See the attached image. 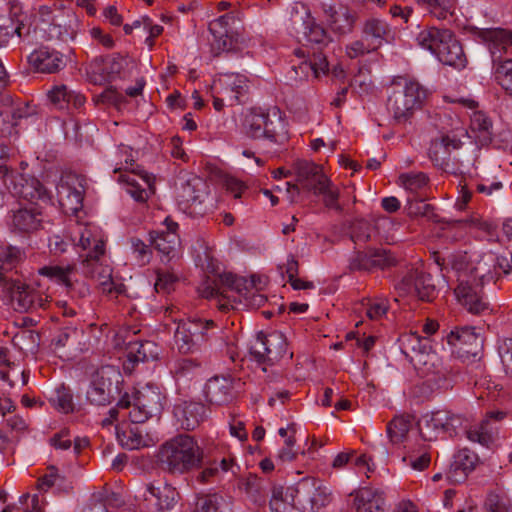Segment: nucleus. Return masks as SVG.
Returning <instances> with one entry per match:
<instances>
[{
  "label": "nucleus",
  "mask_w": 512,
  "mask_h": 512,
  "mask_svg": "<svg viewBox=\"0 0 512 512\" xmlns=\"http://www.w3.org/2000/svg\"><path fill=\"white\" fill-rule=\"evenodd\" d=\"M200 363L194 359L177 360L171 368V373L179 386H187L199 372Z\"/></svg>",
  "instance_id": "ea45409f"
},
{
  "label": "nucleus",
  "mask_w": 512,
  "mask_h": 512,
  "mask_svg": "<svg viewBox=\"0 0 512 512\" xmlns=\"http://www.w3.org/2000/svg\"><path fill=\"white\" fill-rule=\"evenodd\" d=\"M322 9L326 22L335 33L344 35L352 31L355 15L348 7L324 4Z\"/></svg>",
  "instance_id": "c85d7f7f"
},
{
  "label": "nucleus",
  "mask_w": 512,
  "mask_h": 512,
  "mask_svg": "<svg viewBox=\"0 0 512 512\" xmlns=\"http://www.w3.org/2000/svg\"><path fill=\"white\" fill-rule=\"evenodd\" d=\"M412 426L410 416L394 417L387 425V435L393 444L401 443Z\"/></svg>",
  "instance_id": "09e8293b"
},
{
  "label": "nucleus",
  "mask_w": 512,
  "mask_h": 512,
  "mask_svg": "<svg viewBox=\"0 0 512 512\" xmlns=\"http://www.w3.org/2000/svg\"><path fill=\"white\" fill-rule=\"evenodd\" d=\"M117 437L121 445L130 450L149 445L148 440L143 436L142 431L137 426H130L118 432Z\"/></svg>",
  "instance_id": "3c124183"
},
{
  "label": "nucleus",
  "mask_w": 512,
  "mask_h": 512,
  "mask_svg": "<svg viewBox=\"0 0 512 512\" xmlns=\"http://www.w3.org/2000/svg\"><path fill=\"white\" fill-rule=\"evenodd\" d=\"M362 34L376 50L392 38V30L389 24L386 21L375 17L369 18L365 21Z\"/></svg>",
  "instance_id": "f704fd0d"
},
{
  "label": "nucleus",
  "mask_w": 512,
  "mask_h": 512,
  "mask_svg": "<svg viewBox=\"0 0 512 512\" xmlns=\"http://www.w3.org/2000/svg\"><path fill=\"white\" fill-rule=\"evenodd\" d=\"M398 183L406 191L417 193L428 184V177L423 172L402 173L398 177Z\"/></svg>",
  "instance_id": "603ef678"
},
{
  "label": "nucleus",
  "mask_w": 512,
  "mask_h": 512,
  "mask_svg": "<svg viewBox=\"0 0 512 512\" xmlns=\"http://www.w3.org/2000/svg\"><path fill=\"white\" fill-rule=\"evenodd\" d=\"M297 184L286 182V191L290 202H296V197L300 194V188L311 192L314 195L321 190L330 180L324 173L323 167L307 160H297L293 164Z\"/></svg>",
  "instance_id": "9d476101"
},
{
  "label": "nucleus",
  "mask_w": 512,
  "mask_h": 512,
  "mask_svg": "<svg viewBox=\"0 0 512 512\" xmlns=\"http://www.w3.org/2000/svg\"><path fill=\"white\" fill-rule=\"evenodd\" d=\"M207 401L216 406L226 405L233 399V382L224 376H215L205 385Z\"/></svg>",
  "instance_id": "7c9ffc66"
},
{
  "label": "nucleus",
  "mask_w": 512,
  "mask_h": 512,
  "mask_svg": "<svg viewBox=\"0 0 512 512\" xmlns=\"http://www.w3.org/2000/svg\"><path fill=\"white\" fill-rule=\"evenodd\" d=\"M28 34L29 28L23 24V20L0 15V48L20 43Z\"/></svg>",
  "instance_id": "473e14b6"
},
{
  "label": "nucleus",
  "mask_w": 512,
  "mask_h": 512,
  "mask_svg": "<svg viewBox=\"0 0 512 512\" xmlns=\"http://www.w3.org/2000/svg\"><path fill=\"white\" fill-rule=\"evenodd\" d=\"M108 368H101L92 375L89 387L86 391V399L92 405L105 406L111 403L112 379Z\"/></svg>",
  "instance_id": "5701e85b"
},
{
  "label": "nucleus",
  "mask_w": 512,
  "mask_h": 512,
  "mask_svg": "<svg viewBox=\"0 0 512 512\" xmlns=\"http://www.w3.org/2000/svg\"><path fill=\"white\" fill-rule=\"evenodd\" d=\"M497 349L504 373L512 377V337L498 340Z\"/></svg>",
  "instance_id": "680f3d73"
},
{
  "label": "nucleus",
  "mask_w": 512,
  "mask_h": 512,
  "mask_svg": "<svg viewBox=\"0 0 512 512\" xmlns=\"http://www.w3.org/2000/svg\"><path fill=\"white\" fill-rule=\"evenodd\" d=\"M178 224L169 218L165 219V230L153 231L150 233L152 246L168 259L175 257L180 245L177 234Z\"/></svg>",
  "instance_id": "393cba45"
},
{
  "label": "nucleus",
  "mask_w": 512,
  "mask_h": 512,
  "mask_svg": "<svg viewBox=\"0 0 512 512\" xmlns=\"http://www.w3.org/2000/svg\"><path fill=\"white\" fill-rule=\"evenodd\" d=\"M446 340L451 347L473 356L477 355L482 344L479 334L471 326L451 329L446 335Z\"/></svg>",
  "instance_id": "bb28decb"
},
{
  "label": "nucleus",
  "mask_w": 512,
  "mask_h": 512,
  "mask_svg": "<svg viewBox=\"0 0 512 512\" xmlns=\"http://www.w3.org/2000/svg\"><path fill=\"white\" fill-rule=\"evenodd\" d=\"M216 323L211 319L192 317L181 320L174 338L180 353L188 354L200 351L211 339Z\"/></svg>",
  "instance_id": "0eeeda50"
},
{
  "label": "nucleus",
  "mask_w": 512,
  "mask_h": 512,
  "mask_svg": "<svg viewBox=\"0 0 512 512\" xmlns=\"http://www.w3.org/2000/svg\"><path fill=\"white\" fill-rule=\"evenodd\" d=\"M418 44L431 51L440 62L457 70L466 67L468 61L462 45L449 29L427 27L417 35Z\"/></svg>",
  "instance_id": "20e7f679"
},
{
  "label": "nucleus",
  "mask_w": 512,
  "mask_h": 512,
  "mask_svg": "<svg viewBox=\"0 0 512 512\" xmlns=\"http://www.w3.org/2000/svg\"><path fill=\"white\" fill-rule=\"evenodd\" d=\"M443 414L445 420H443V425H441V431L453 436L456 435L460 429L467 428L465 426L466 420L461 415L452 414L447 411H443Z\"/></svg>",
  "instance_id": "69168bd1"
},
{
  "label": "nucleus",
  "mask_w": 512,
  "mask_h": 512,
  "mask_svg": "<svg viewBox=\"0 0 512 512\" xmlns=\"http://www.w3.org/2000/svg\"><path fill=\"white\" fill-rule=\"evenodd\" d=\"M399 296H415L422 301H431L435 285L430 274L419 269L410 270L395 286Z\"/></svg>",
  "instance_id": "dca6fc26"
},
{
  "label": "nucleus",
  "mask_w": 512,
  "mask_h": 512,
  "mask_svg": "<svg viewBox=\"0 0 512 512\" xmlns=\"http://www.w3.org/2000/svg\"><path fill=\"white\" fill-rule=\"evenodd\" d=\"M402 349L404 354L407 356V353H415L422 352L425 349H428L431 345L429 338L422 337L417 333H412L406 335L401 340Z\"/></svg>",
  "instance_id": "13d9d810"
},
{
  "label": "nucleus",
  "mask_w": 512,
  "mask_h": 512,
  "mask_svg": "<svg viewBox=\"0 0 512 512\" xmlns=\"http://www.w3.org/2000/svg\"><path fill=\"white\" fill-rule=\"evenodd\" d=\"M416 2L439 20L452 16L456 4V0H416Z\"/></svg>",
  "instance_id": "a18cd8bd"
},
{
  "label": "nucleus",
  "mask_w": 512,
  "mask_h": 512,
  "mask_svg": "<svg viewBox=\"0 0 512 512\" xmlns=\"http://www.w3.org/2000/svg\"><path fill=\"white\" fill-rule=\"evenodd\" d=\"M502 387L492 381L490 377H482L475 382V395L479 399H495Z\"/></svg>",
  "instance_id": "052dcab7"
},
{
  "label": "nucleus",
  "mask_w": 512,
  "mask_h": 512,
  "mask_svg": "<svg viewBox=\"0 0 512 512\" xmlns=\"http://www.w3.org/2000/svg\"><path fill=\"white\" fill-rule=\"evenodd\" d=\"M224 497L218 493L198 495L194 502V512H219Z\"/></svg>",
  "instance_id": "864d4df0"
},
{
  "label": "nucleus",
  "mask_w": 512,
  "mask_h": 512,
  "mask_svg": "<svg viewBox=\"0 0 512 512\" xmlns=\"http://www.w3.org/2000/svg\"><path fill=\"white\" fill-rule=\"evenodd\" d=\"M75 272V266L73 265H50L44 266L39 270V273L43 276L49 277L50 279L65 285L66 287L72 286V275Z\"/></svg>",
  "instance_id": "8fccbe9b"
},
{
  "label": "nucleus",
  "mask_w": 512,
  "mask_h": 512,
  "mask_svg": "<svg viewBox=\"0 0 512 512\" xmlns=\"http://www.w3.org/2000/svg\"><path fill=\"white\" fill-rule=\"evenodd\" d=\"M469 258L475 265L476 272L487 281L492 280L494 276L512 274V257L496 256L489 252L483 255L472 253L469 254Z\"/></svg>",
  "instance_id": "a211bd4d"
},
{
  "label": "nucleus",
  "mask_w": 512,
  "mask_h": 512,
  "mask_svg": "<svg viewBox=\"0 0 512 512\" xmlns=\"http://www.w3.org/2000/svg\"><path fill=\"white\" fill-rule=\"evenodd\" d=\"M82 331L75 328L63 329L54 340L56 347L75 346L79 343Z\"/></svg>",
  "instance_id": "774afa93"
},
{
  "label": "nucleus",
  "mask_w": 512,
  "mask_h": 512,
  "mask_svg": "<svg viewBox=\"0 0 512 512\" xmlns=\"http://www.w3.org/2000/svg\"><path fill=\"white\" fill-rule=\"evenodd\" d=\"M303 35L308 43L317 45V50H322L331 42L327 31L309 13L303 21Z\"/></svg>",
  "instance_id": "58836bf2"
},
{
  "label": "nucleus",
  "mask_w": 512,
  "mask_h": 512,
  "mask_svg": "<svg viewBox=\"0 0 512 512\" xmlns=\"http://www.w3.org/2000/svg\"><path fill=\"white\" fill-rule=\"evenodd\" d=\"M448 264L457 274V286L454 290L457 300L472 314H482L489 309L483 294L486 278H481L467 252L451 253Z\"/></svg>",
  "instance_id": "f03ea898"
},
{
  "label": "nucleus",
  "mask_w": 512,
  "mask_h": 512,
  "mask_svg": "<svg viewBox=\"0 0 512 512\" xmlns=\"http://www.w3.org/2000/svg\"><path fill=\"white\" fill-rule=\"evenodd\" d=\"M387 107L398 123H405L414 113L413 108H410L409 103L406 102L405 95L396 90L390 94Z\"/></svg>",
  "instance_id": "c03bdc74"
},
{
  "label": "nucleus",
  "mask_w": 512,
  "mask_h": 512,
  "mask_svg": "<svg viewBox=\"0 0 512 512\" xmlns=\"http://www.w3.org/2000/svg\"><path fill=\"white\" fill-rule=\"evenodd\" d=\"M249 351L253 359L263 365L264 372L267 371L266 366L289 361L293 356V353L289 351L285 335L279 331L269 334L258 333Z\"/></svg>",
  "instance_id": "6e6552de"
},
{
  "label": "nucleus",
  "mask_w": 512,
  "mask_h": 512,
  "mask_svg": "<svg viewBox=\"0 0 512 512\" xmlns=\"http://www.w3.org/2000/svg\"><path fill=\"white\" fill-rule=\"evenodd\" d=\"M125 158V166L115 168L114 172L124 170L125 173L120 174L119 181L126 184L127 193L137 202L144 203L148 200L151 194L155 192V177L145 171L135 173L129 168L133 165L131 149L123 146L120 149Z\"/></svg>",
  "instance_id": "9b49d317"
},
{
  "label": "nucleus",
  "mask_w": 512,
  "mask_h": 512,
  "mask_svg": "<svg viewBox=\"0 0 512 512\" xmlns=\"http://www.w3.org/2000/svg\"><path fill=\"white\" fill-rule=\"evenodd\" d=\"M75 234L78 237L76 246L85 252L80 254L82 260L90 256H103L105 253V240L99 227L94 224H77Z\"/></svg>",
  "instance_id": "aec40b11"
},
{
  "label": "nucleus",
  "mask_w": 512,
  "mask_h": 512,
  "mask_svg": "<svg viewBox=\"0 0 512 512\" xmlns=\"http://www.w3.org/2000/svg\"><path fill=\"white\" fill-rule=\"evenodd\" d=\"M147 492L152 498L155 499L154 512H166L171 510L179 500V493L176 488L168 483H149L147 485Z\"/></svg>",
  "instance_id": "72a5a7b5"
},
{
  "label": "nucleus",
  "mask_w": 512,
  "mask_h": 512,
  "mask_svg": "<svg viewBox=\"0 0 512 512\" xmlns=\"http://www.w3.org/2000/svg\"><path fill=\"white\" fill-rule=\"evenodd\" d=\"M396 91L405 95L406 102L409 103L410 108H413L414 111L422 106L423 101L427 97V90L414 80H406L404 87Z\"/></svg>",
  "instance_id": "de8ad7c7"
},
{
  "label": "nucleus",
  "mask_w": 512,
  "mask_h": 512,
  "mask_svg": "<svg viewBox=\"0 0 512 512\" xmlns=\"http://www.w3.org/2000/svg\"><path fill=\"white\" fill-rule=\"evenodd\" d=\"M30 66L39 73H57L66 66L64 55L48 47H41L33 51L29 57Z\"/></svg>",
  "instance_id": "b1692460"
},
{
  "label": "nucleus",
  "mask_w": 512,
  "mask_h": 512,
  "mask_svg": "<svg viewBox=\"0 0 512 512\" xmlns=\"http://www.w3.org/2000/svg\"><path fill=\"white\" fill-rule=\"evenodd\" d=\"M126 60L119 56H106L94 59L88 69L89 79L96 85H102L121 76Z\"/></svg>",
  "instance_id": "6ab92c4d"
},
{
  "label": "nucleus",
  "mask_w": 512,
  "mask_h": 512,
  "mask_svg": "<svg viewBox=\"0 0 512 512\" xmlns=\"http://www.w3.org/2000/svg\"><path fill=\"white\" fill-rule=\"evenodd\" d=\"M262 284V279L255 275L246 279L224 272L213 278L208 277L200 287V293L204 298L223 297L229 303L233 301L256 309L267 301V297L260 292Z\"/></svg>",
  "instance_id": "f257e3e1"
},
{
  "label": "nucleus",
  "mask_w": 512,
  "mask_h": 512,
  "mask_svg": "<svg viewBox=\"0 0 512 512\" xmlns=\"http://www.w3.org/2000/svg\"><path fill=\"white\" fill-rule=\"evenodd\" d=\"M5 154V147L0 145V160L4 159ZM0 173L3 174L4 183L14 196L23 198L30 203H35L34 201L38 200L49 201L50 196L47 189L37 178L10 171L3 162L0 163Z\"/></svg>",
  "instance_id": "1a4fd4ad"
},
{
  "label": "nucleus",
  "mask_w": 512,
  "mask_h": 512,
  "mask_svg": "<svg viewBox=\"0 0 512 512\" xmlns=\"http://www.w3.org/2000/svg\"><path fill=\"white\" fill-rule=\"evenodd\" d=\"M443 411H436L422 416L418 421V430L420 437L424 441H433L437 438L441 430L443 420H445Z\"/></svg>",
  "instance_id": "a19ab883"
},
{
  "label": "nucleus",
  "mask_w": 512,
  "mask_h": 512,
  "mask_svg": "<svg viewBox=\"0 0 512 512\" xmlns=\"http://www.w3.org/2000/svg\"><path fill=\"white\" fill-rule=\"evenodd\" d=\"M158 461L171 474H184L201 465L202 451L189 435H178L159 449Z\"/></svg>",
  "instance_id": "7ed1b4c3"
},
{
  "label": "nucleus",
  "mask_w": 512,
  "mask_h": 512,
  "mask_svg": "<svg viewBox=\"0 0 512 512\" xmlns=\"http://www.w3.org/2000/svg\"><path fill=\"white\" fill-rule=\"evenodd\" d=\"M493 71L498 84L512 96V58L494 66Z\"/></svg>",
  "instance_id": "6e6d98bb"
},
{
  "label": "nucleus",
  "mask_w": 512,
  "mask_h": 512,
  "mask_svg": "<svg viewBox=\"0 0 512 512\" xmlns=\"http://www.w3.org/2000/svg\"><path fill=\"white\" fill-rule=\"evenodd\" d=\"M502 411H491L487 413L486 418L481 422L469 426L465 429L466 437L471 442L479 443L480 445L489 448L495 441L494 427L491 420H502L505 417Z\"/></svg>",
  "instance_id": "cd10ccee"
},
{
  "label": "nucleus",
  "mask_w": 512,
  "mask_h": 512,
  "mask_svg": "<svg viewBox=\"0 0 512 512\" xmlns=\"http://www.w3.org/2000/svg\"><path fill=\"white\" fill-rule=\"evenodd\" d=\"M470 128L475 133V138L480 145H487L492 140V121L481 111H475L471 115Z\"/></svg>",
  "instance_id": "79ce46f5"
},
{
  "label": "nucleus",
  "mask_w": 512,
  "mask_h": 512,
  "mask_svg": "<svg viewBox=\"0 0 512 512\" xmlns=\"http://www.w3.org/2000/svg\"><path fill=\"white\" fill-rule=\"evenodd\" d=\"M0 286L9 295L16 311L31 312L45 308L47 296L19 279L0 276Z\"/></svg>",
  "instance_id": "f8f14e48"
},
{
  "label": "nucleus",
  "mask_w": 512,
  "mask_h": 512,
  "mask_svg": "<svg viewBox=\"0 0 512 512\" xmlns=\"http://www.w3.org/2000/svg\"><path fill=\"white\" fill-rule=\"evenodd\" d=\"M316 196H322L323 197V203L327 208L334 209L336 211L341 212L342 207L338 203L339 200V190L338 188L332 183L331 180L327 182V184L324 185L321 190L317 191L315 194Z\"/></svg>",
  "instance_id": "e2e57ef3"
},
{
  "label": "nucleus",
  "mask_w": 512,
  "mask_h": 512,
  "mask_svg": "<svg viewBox=\"0 0 512 512\" xmlns=\"http://www.w3.org/2000/svg\"><path fill=\"white\" fill-rule=\"evenodd\" d=\"M84 189L80 183L78 187L70 182V178L61 179L57 185L58 202L67 214L76 213L82 208Z\"/></svg>",
  "instance_id": "c756f323"
},
{
  "label": "nucleus",
  "mask_w": 512,
  "mask_h": 512,
  "mask_svg": "<svg viewBox=\"0 0 512 512\" xmlns=\"http://www.w3.org/2000/svg\"><path fill=\"white\" fill-rule=\"evenodd\" d=\"M372 227L368 221L356 220L351 227V240L354 243H365L371 237Z\"/></svg>",
  "instance_id": "338daca9"
},
{
  "label": "nucleus",
  "mask_w": 512,
  "mask_h": 512,
  "mask_svg": "<svg viewBox=\"0 0 512 512\" xmlns=\"http://www.w3.org/2000/svg\"><path fill=\"white\" fill-rule=\"evenodd\" d=\"M478 455L467 449L459 450L453 457L449 470L445 473L446 479L452 483H462L478 464Z\"/></svg>",
  "instance_id": "a878e982"
},
{
  "label": "nucleus",
  "mask_w": 512,
  "mask_h": 512,
  "mask_svg": "<svg viewBox=\"0 0 512 512\" xmlns=\"http://www.w3.org/2000/svg\"><path fill=\"white\" fill-rule=\"evenodd\" d=\"M129 353L135 362L155 360L158 357V347L151 341H144L131 345Z\"/></svg>",
  "instance_id": "5fc2aeb1"
},
{
  "label": "nucleus",
  "mask_w": 512,
  "mask_h": 512,
  "mask_svg": "<svg viewBox=\"0 0 512 512\" xmlns=\"http://www.w3.org/2000/svg\"><path fill=\"white\" fill-rule=\"evenodd\" d=\"M474 34L489 50L493 67L512 56L511 30L501 27L477 28Z\"/></svg>",
  "instance_id": "2eb2a0df"
},
{
  "label": "nucleus",
  "mask_w": 512,
  "mask_h": 512,
  "mask_svg": "<svg viewBox=\"0 0 512 512\" xmlns=\"http://www.w3.org/2000/svg\"><path fill=\"white\" fill-rule=\"evenodd\" d=\"M24 257L25 253L18 247H0V276H7L6 274L16 268Z\"/></svg>",
  "instance_id": "49530a36"
},
{
  "label": "nucleus",
  "mask_w": 512,
  "mask_h": 512,
  "mask_svg": "<svg viewBox=\"0 0 512 512\" xmlns=\"http://www.w3.org/2000/svg\"><path fill=\"white\" fill-rule=\"evenodd\" d=\"M362 305L365 307L366 316L371 320L381 319L389 309L388 300L382 297L367 299Z\"/></svg>",
  "instance_id": "bf43d9fd"
},
{
  "label": "nucleus",
  "mask_w": 512,
  "mask_h": 512,
  "mask_svg": "<svg viewBox=\"0 0 512 512\" xmlns=\"http://www.w3.org/2000/svg\"><path fill=\"white\" fill-rule=\"evenodd\" d=\"M407 358H409L416 369L425 375L441 373L440 360L438 355L432 351L431 345L428 349L417 354L408 352Z\"/></svg>",
  "instance_id": "4c0bfd02"
},
{
  "label": "nucleus",
  "mask_w": 512,
  "mask_h": 512,
  "mask_svg": "<svg viewBox=\"0 0 512 512\" xmlns=\"http://www.w3.org/2000/svg\"><path fill=\"white\" fill-rule=\"evenodd\" d=\"M331 499L329 488L321 480L312 477L300 480L293 496L295 505L303 512H319Z\"/></svg>",
  "instance_id": "ddd939ff"
},
{
  "label": "nucleus",
  "mask_w": 512,
  "mask_h": 512,
  "mask_svg": "<svg viewBox=\"0 0 512 512\" xmlns=\"http://www.w3.org/2000/svg\"><path fill=\"white\" fill-rule=\"evenodd\" d=\"M38 15L42 22L48 23L50 25L51 37L55 36L57 38H61L63 36V32H67V30L60 23L56 22V19L52 15V10L49 6H40L38 9Z\"/></svg>",
  "instance_id": "0e129e2a"
},
{
  "label": "nucleus",
  "mask_w": 512,
  "mask_h": 512,
  "mask_svg": "<svg viewBox=\"0 0 512 512\" xmlns=\"http://www.w3.org/2000/svg\"><path fill=\"white\" fill-rule=\"evenodd\" d=\"M47 96L50 102L59 109L69 108L70 106L79 108L85 102L84 96L75 93L64 84L54 85L48 91Z\"/></svg>",
  "instance_id": "c9c22d12"
},
{
  "label": "nucleus",
  "mask_w": 512,
  "mask_h": 512,
  "mask_svg": "<svg viewBox=\"0 0 512 512\" xmlns=\"http://www.w3.org/2000/svg\"><path fill=\"white\" fill-rule=\"evenodd\" d=\"M242 126L246 135L253 139L266 138L278 145L285 144L289 139L286 122L277 107L267 111L261 108L247 110Z\"/></svg>",
  "instance_id": "39448f33"
},
{
  "label": "nucleus",
  "mask_w": 512,
  "mask_h": 512,
  "mask_svg": "<svg viewBox=\"0 0 512 512\" xmlns=\"http://www.w3.org/2000/svg\"><path fill=\"white\" fill-rule=\"evenodd\" d=\"M43 220L42 207L38 203H29L12 211L9 226L13 232L26 235L38 231Z\"/></svg>",
  "instance_id": "f3484780"
},
{
  "label": "nucleus",
  "mask_w": 512,
  "mask_h": 512,
  "mask_svg": "<svg viewBox=\"0 0 512 512\" xmlns=\"http://www.w3.org/2000/svg\"><path fill=\"white\" fill-rule=\"evenodd\" d=\"M174 413L178 417L181 427L186 430L195 429L207 417L205 405L192 401L177 405Z\"/></svg>",
  "instance_id": "2f4dec72"
},
{
  "label": "nucleus",
  "mask_w": 512,
  "mask_h": 512,
  "mask_svg": "<svg viewBox=\"0 0 512 512\" xmlns=\"http://www.w3.org/2000/svg\"><path fill=\"white\" fill-rule=\"evenodd\" d=\"M165 396L159 388L147 385L132 395L125 393L118 401V407L131 408L124 417L134 424L144 423L153 417H159L163 410Z\"/></svg>",
  "instance_id": "423d86ee"
},
{
  "label": "nucleus",
  "mask_w": 512,
  "mask_h": 512,
  "mask_svg": "<svg viewBox=\"0 0 512 512\" xmlns=\"http://www.w3.org/2000/svg\"><path fill=\"white\" fill-rule=\"evenodd\" d=\"M355 506L357 510L365 512H380L385 506V496L383 491L371 487L362 488L355 497Z\"/></svg>",
  "instance_id": "e433bc0d"
},
{
  "label": "nucleus",
  "mask_w": 512,
  "mask_h": 512,
  "mask_svg": "<svg viewBox=\"0 0 512 512\" xmlns=\"http://www.w3.org/2000/svg\"><path fill=\"white\" fill-rule=\"evenodd\" d=\"M83 273L98 282L102 293L110 296H119L125 293V285L112 276V268L107 261L105 253L103 256L84 258L81 263Z\"/></svg>",
  "instance_id": "4468645a"
},
{
  "label": "nucleus",
  "mask_w": 512,
  "mask_h": 512,
  "mask_svg": "<svg viewBox=\"0 0 512 512\" xmlns=\"http://www.w3.org/2000/svg\"><path fill=\"white\" fill-rule=\"evenodd\" d=\"M462 147L461 140L456 135H446L431 142L428 156L433 164L445 172H451V153Z\"/></svg>",
  "instance_id": "412c9836"
},
{
  "label": "nucleus",
  "mask_w": 512,
  "mask_h": 512,
  "mask_svg": "<svg viewBox=\"0 0 512 512\" xmlns=\"http://www.w3.org/2000/svg\"><path fill=\"white\" fill-rule=\"evenodd\" d=\"M50 402L60 411L69 413L73 410V396L69 388L61 385L50 397Z\"/></svg>",
  "instance_id": "4d7b16f0"
},
{
  "label": "nucleus",
  "mask_w": 512,
  "mask_h": 512,
  "mask_svg": "<svg viewBox=\"0 0 512 512\" xmlns=\"http://www.w3.org/2000/svg\"><path fill=\"white\" fill-rule=\"evenodd\" d=\"M242 488L254 504L258 506L265 504L268 494V485L266 480L256 475H249L243 481Z\"/></svg>",
  "instance_id": "37998d69"
},
{
  "label": "nucleus",
  "mask_w": 512,
  "mask_h": 512,
  "mask_svg": "<svg viewBox=\"0 0 512 512\" xmlns=\"http://www.w3.org/2000/svg\"><path fill=\"white\" fill-rule=\"evenodd\" d=\"M214 91L226 96L227 105L233 106L240 103V98L248 89V79L238 73H225L214 81Z\"/></svg>",
  "instance_id": "4be33fe9"
}]
</instances>
